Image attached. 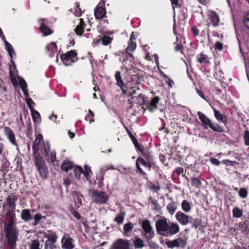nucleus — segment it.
<instances>
[{
	"mask_svg": "<svg viewBox=\"0 0 249 249\" xmlns=\"http://www.w3.org/2000/svg\"><path fill=\"white\" fill-rule=\"evenodd\" d=\"M175 217L176 220L181 225H186L189 223L190 219H192V216L187 215L181 211L178 212Z\"/></svg>",
	"mask_w": 249,
	"mask_h": 249,
	"instance_id": "nucleus-15",
	"label": "nucleus"
},
{
	"mask_svg": "<svg viewBox=\"0 0 249 249\" xmlns=\"http://www.w3.org/2000/svg\"><path fill=\"white\" fill-rule=\"evenodd\" d=\"M5 216L8 218V222L5 224L4 227H11L16 226V214L14 211L10 209L8 210L5 214Z\"/></svg>",
	"mask_w": 249,
	"mask_h": 249,
	"instance_id": "nucleus-18",
	"label": "nucleus"
},
{
	"mask_svg": "<svg viewBox=\"0 0 249 249\" xmlns=\"http://www.w3.org/2000/svg\"><path fill=\"white\" fill-rule=\"evenodd\" d=\"M91 198L92 201L96 204H106L107 202L108 196L105 192L93 190Z\"/></svg>",
	"mask_w": 249,
	"mask_h": 249,
	"instance_id": "nucleus-10",
	"label": "nucleus"
},
{
	"mask_svg": "<svg viewBox=\"0 0 249 249\" xmlns=\"http://www.w3.org/2000/svg\"><path fill=\"white\" fill-rule=\"evenodd\" d=\"M243 23L244 26L249 29V13L244 17Z\"/></svg>",
	"mask_w": 249,
	"mask_h": 249,
	"instance_id": "nucleus-56",
	"label": "nucleus"
},
{
	"mask_svg": "<svg viewBox=\"0 0 249 249\" xmlns=\"http://www.w3.org/2000/svg\"><path fill=\"white\" fill-rule=\"evenodd\" d=\"M18 198L14 194H12L11 195L8 196L6 198V205L9 206L11 208V210L14 211L16 209V202L17 201Z\"/></svg>",
	"mask_w": 249,
	"mask_h": 249,
	"instance_id": "nucleus-20",
	"label": "nucleus"
},
{
	"mask_svg": "<svg viewBox=\"0 0 249 249\" xmlns=\"http://www.w3.org/2000/svg\"><path fill=\"white\" fill-rule=\"evenodd\" d=\"M214 49L219 51H221L223 49V44L220 41H217L215 43Z\"/></svg>",
	"mask_w": 249,
	"mask_h": 249,
	"instance_id": "nucleus-59",
	"label": "nucleus"
},
{
	"mask_svg": "<svg viewBox=\"0 0 249 249\" xmlns=\"http://www.w3.org/2000/svg\"><path fill=\"white\" fill-rule=\"evenodd\" d=\"M202 220L201 218H194L192 217V219H190L189 223L192 224L191 227L197 229L198 228L200 229L203 228V226L202 225Z\"/></svg>",
	"mask_w": 249,
	"mask_h": 249,
	"instance_id": "nucleus-25",
	"label": "nucleus"
},
{
	"mask_svg": "<svg viewBox=\"0 0 249 249\" xmlns=\"http://www.w3.org/2000/svg\"><path fill=\"white\" fill-rule=\"evenodd\" d=\"M191 184L196 188H200L202 186L201 181L196 177H192L191 178Z\"/></svg>",
	"mask_w": 249,
	"mask_h": 249,
	"instance_id": "nucleus-38",
	"label": "nucleus"
},
{
	"mask_svg": "<svg viewBox=\"0 0 249 249\" xmlns=\"http://www.w3.org/2000/svg\"><path fill=\"white\" fill-rule=\"evenodd\" d=\"M113 38L108 36L104 35L101 39L102 43L104 46H107L112 41Z\"/></svg>",
	"mask_w": 249,
	"mask_h": 249,
	"instance_id": "nucleus-40",
	"label": "nucleus"
},
{
	"mask_svg": "<svg viewBox=\"0 0 249 249\" xmlns=\"http://www.w3.org/2000/svg\"><path fill=\"white\" fill-rule=\"evenodd\" d=\"M142 150V151H140V152L142 153L143 158L145 159L144 160L152 161L153 160V156L150 153L148 150H145L144 147Z\"/></svg>",
	"mask_w": 249,
	"mask_h": 249,
	"instance_id": "nucleus-37",
	"label": "nucleus"
},
{
	"mask_svg": "<svg viewBox=\"0 0 249 249\" xmlns=\"http://www.w3.org/2000/svg\"><path fill=\"white\" fill-rule=\"evenodd\" d=\"M133 245L137 249H141L144 247L143 242L140 238H136L133 241Z\"/></svg>",
	"mask_w": 249,
	"mask_h": 249,
	"instance_id": "nucleus-41",
	"label": "nucleus"
},
{
	"mask_svg": "<svg viewBox=\"0 0 249 249\" xmlns=\"http://www.w3.org/2000/svg\"><path fill=\"white\" fill-rule=\"evenodd\" d=\"M160 101V98L158 96H155L150 101L147 100L145 105L146 109L150 112H153L158 108V104Z\"/></svg>",
	"mask_w": 249,
	"mask_h": 249,
	"instance_id": "nucleus-17",
	"label": "nucleus"
},
{
	"mask_svg": "<svg viewBox=\"0 0 249 249\" xmlns=\"http://www.w3.org/2000/svg\"><path fill=\"white\" fill-rule=\"evenodd\" d=\"M239 196L242 198H245L248 195V190L246 188H241L238 192Z\"/></svg>",
	"mask_w": 249,
	"mask_h": 249,
	"instance_id": "nucleus-43",
	"label": "nucleus"
},
{
	"mask_svg": "<svg viewBox=\"0 0 249 249\" xmlns=\"http://www.w3.org/2000/svg\"><path fill=\"white\" fill-rule=\"evenodd\" d=\"M51 161L53 163H54L56 161V152L55 150H52L50 153Z\"/></svg>",
	"mask_w": 249,
	"mask_h": 249,
	"instance_id": "nucleus-61",
	"label": "nucleus"
},
{
	"mask_svg": "<svg viewBox=\"0 0 249 249\" xmlns=\"http://www.w3.org/2000/svg\"><path fill=\"white\" fill-rule=\"evenodd\" d=\"M140 165H142L145 168H147L149 170H151L152 167V161L144 160V158L141 157H138L136 161L137 173L140 175H142L143 178L147 179V174L143 171Z\"/></svg>",
	"mask_w": 249,
	"mask_h": 249,
	"instance_id": "nucleus-7",
	"label": "nucleus"
},
{
	"mask_svg": "<svg viewBox=\"0 0 249 249\" xmlns=\"http://www.w3.org/2000/svg\"><path fill=\"white\" fill-rule=\"evenodd\" d=\"M132 99L134 100V101H135L137 104L140 105H143L145 106L147 100V97H145L144 95L142 94H139L137 96L133 97Z\"/></svg>",
	"mask_w": 249,
	"mask_h": 249,
	"instance_id": "nucleus-27",
	"label": "nucleus"
},
{
	"mask_svg": "<svg viewBox=\"0 0 249 249\" xmlns=\"http://www.w3.org/2000/svg\"><path fill=\"white\" fill-rule=\"evenodd\" d=\"M115 78L116 80V84L123 90V92H124L125 90L124 89V88L125 86L124 83L122 79L120 71H117L116 72L115 74Z\"/></svg>",
	"mask_w": 249,
	"mask_h": 249,
	"instance_id": "nucleus-26",
	"label": "nucleus"
},
{
	"mask_svg": "<svg viewBox=\"0 0 249 249\" xmlns=\"http://www.w3.org/2000/svg\"><path fill=\"white\" fill-rule=\"evenodd\" d=\"M232 212L233 217L235 218H240L243 215V210L238 207L234 208L232 211Z\"/></svg>",
	"mask_w": 249,
	"mask_h": 249,
	"instance_id": "nucleus-36",
	"label": "nucleus"
},
{
	"mask_svg": "<svg viewBox=\"0 0 249 249\" xmlns=\"http://www.w3.org/2000/svg\"><path fill=\"white\" fill-rule=\"evenodd\" d=\"M74 22L76 23V26L74 29L75 33L80 37L85 36V29L86 26L85 21L83 18H78L74 20Z\"/></svg>",
	"mask_w": 249,
	"mask_h": 249,
	"instance_id": "nucleus-14",
	"label": "nucleus"
},
{
	"mask_svg": "<svg viewBox=\"0 0 249 249\" xmlns=\"http://www.w3.org/2000/svg\"><path fill=\"white\" fill-rule=\"evenodd\" d=\"M183 50V46L181 43H177L175 46V51L176 52H180L181 53Z\"/></svg>",
	"mask_w": 249,
	"mask_h": 249,
	"instance_id": "nucleus-62",
	"label": "nucleus"
},
{
	"mask_svg": "<svg viewBox=\"0 0 249 249\" xmlns=\"http://www.w3.org/2000/svg\"><path fill=\"white\" fill-rule=\"evenodd\" d=\"M94 116V113L91 110L89 109V114L85 117V119L87 121H89V123H91V122H93L94 121L93 119Z\"/></svg>",
	"mask_w": 249,
	"mask_h": 249,
	"instance_id": "nucleus-48",
	"label": "nucleus"
},
{
	"mask_svg": "<svg viewBox=\"0 0 249 249\" xmlns=\"http://www.w3.org/2000/svg\"><path fill=\"white\" fill-rule=\"evenodd\" d=\"M197 114L202 123V126L204 129L211 128L213 132L217 133L224 132L225 131L218 124H213L203 113L198 111Z\"/></svg>",
	"mask_w": 249,
	"mask_h": 249,
	"instance_id": "nucleus-3",
	"label": "nucleus"
},
{
	"mask_svg": "<svg viewBox=\"0 0 249 249\" xmlns=\"http://www.w3.org/2000/svg\"><path fill=\"white\" fill-rule=\"evenodd\" d=\"M82 13L83 12L81 10L79 5L75 7L74 14L75 15V16L79 17L82 15Z\"/></svg>",
	"mask_w": 249,
	"mask_h": 249,
	"instance_id": "nucleus-57",
	"label": "nucleus"
},
{
	"mask_svg": "<svg viewBox=\"0 0 249 249\" xmlns=\"http://www.w3.org/2000/svg\"><path fill=\"white\" fill-rule=\"evenodd\" d=\"M46 50L49 57H53L57 51V47L55 43L51 42L46 46Z\"/></svg>",
	"mask_w": 249,
	"mask_h": 249,
	"instance_id": "nucleus-21",
	"label": "nucleus"
},
{
	"mask_svg": "<svg viewBox=\"0 0 249 249\" xmlns=\"http://www.w3.org/2000/svg\"><path fill=\"white\" fill-rule=\"evenodd\" d=\"M142 228L143 230L142 235L146 239L147 242L150 241L155 236L154 231L153 230L148 220H144L142 222Z\"/></svg>",
	"mask_w": 249,
	"mask_h": 249,
	"instance_id": "nucleus-9",
	"label": "nucleus"
},
{
	"mask_svg": "<svg viewBox=\"0 0 249 249\" xmlns=\"http://www.w3.org/2000/svg\"><path fill=\"white\" fill-rule=\"evenodd\" d=\"M46 218L45 216H42V214L40 213H37L34 215V219L35 220V223L34 225H36L38 224L40 222V220L42 218L45 219Z\"/></svg>",
	"mask_w": 249,
	"mask_h": 249,
	"instance_id": "nucleus-46",
	"label": "nucleus"
},
{
	"mask_svg": "<svg viewBox=\"0 0 249 249\" xmlns=\"http://www.w3.org/2000/svg\"><path fill=\"white\" fill-rule=\"evenodd\" d=\"M196 59H197V61L200 64H208L210 63V62H209L210 59H209L208 56L207 54H206L203 53H199L198 55H197V56L196 57Z\"/></svg>",
	"mask_w": 249,
	"mask_h": 249,
	"instance_id": "nucleus-29",
	"label": "nucleus"
},
{
	"mask_svg": "<svg viewBox=\"0 0 249 249\" xmlns=\"http://www.w3.org/2000/svg\"><path fill=\"white\" fill-rule=\"evenodd\" d=\"M63 249H73L75 247L74 240L68 234L65 233L61 239Z\"/></svg>",
	"mask_w": 249,
	"mask_h": 249,
	"instance_id": "nucleus-13",
	"label": "nucleus"
},
{
	"mask_svg": "<svg viewBox=\"0 0 249 249\" xmlns=\"http://www.w3.org/2000/svg\"><path fill=\"white\" fill-rule=\"evenodd\" d=\"M43 149L45 157L49 156V153L50 151V144L49 142H47L43 143Z\"/></svg>",
	"mask_w": 249,
	"mask_h": 249,
	"instance_id": "nucleus-44",
	"label": "nucleus"
},
{
	"mask_svg": "<svg viewBox=\"0 0 249 249\" xmlns=\"http://www.w3.org/2000/svg\"><path fill=\"white\" fill-rule=\"evenodd\" d=\"M32 119L34 122L37 123L41 122V117L39 113L35 109L31 110Z\"/></svg>",
	"mask_w": 249,
	"mask_h": 249,
	"instance_id": "nucleus-34",
	"label": "nucleus"
},
{
	"mask_svg": "<svg viewBox=\"0 0 249 249\" xmlns=\"http://www.w3.org/2000/svg\"><path fill=\"white\" fill-rule=\"evenodd\" d=\"M9 249H15L18 238V230L15 227H4Z\"/></svg>",
	"mask_w": 249,
	"mask_h": 249,
	"instance_id": "nucleus-4",
	"label": "nucleus"
},
{
	"mask_svg": "<svg viewBox=\"0 0 249 249\" xmlns=\"http://www.w3.org/2000/svg\"><path fill=\"white\" fill-rule=\"evenodd\" d=\"M133 228V224L129 222V223H126L124 225L123 230H124V232L125 233H127L128 232H129L130 231H131Z\"/></svg>",
	"mask_w": 249,
	"mask_h": 249,
	"instance_id": "nucleus-49",
	"label": "nucleus"
},
{
	"mask_svg": "<svg viewBox=\"0 0 249 249\" xmlns=\"http://www.w3.org/2000/svg\"><path fill=\"white\" fill-rule=\"evenodd\" d=\"M35 166L39 173L40 176L43 179L48 178L49 171L43 157L40 155H36L35 158Z\"/></svg>",
	"mask_w": 249,
	"mask_h": 249,
	"instance_id": "nucleus-6",
	"label": "nucleus"
},
{
	"mask_svg": "<svg viewBox=\"0 0 249 249\" xmlns=\"http://www.w3.org/2000/svg\"><path fill=\"white\" fill-rule=\"evenodd\" d=\"M190 31L194 36H197L199 35V30L196 25L193 26L190 28Z\"/></svg>",
	"mask_w": 249,
	"mask_h": 249,
	"instance_id": "nucleus-51",
	"label": "nucleus"
},
{
	"mask_svg": "<svg viewBox=\"0 0 249 249\" xmlns=\"http://www.w3.org/2000/svg\"><path fill=\"white\" fill-rule=\"evenodd\" d=\"M44 237L47 238L44 244V249H56L55 244L58 239L56 233L52 230L43 232Z\"/></svg>",
	"mask_w": 249,
	"mask_h": 249,
	"instance_id": "nucleus-5",
	"label": "nucleus"
},
{
	"mask_svg": "<svg viewBox=\"0 0 249 249\" xmlns=\"http://www.w3.org/2000/svg\"><path fill=\"white\" fill-rule=\"evenodd\" d=\"M43 140V137L41 134L39 133L36 136L35 140L34 143V144L32 146L33 150L35 151L36 150H37L38 148V146L40 145L41 142Z\"/></svg>",
	"mask_w": 249,
	"mask_h": 249,
	"instance_id": "nucleus-30",
	"label": "nucleus"
},
{
	"mask_svg": "<svg viewBox=\"0 0 249 249\" xmlns=\"http://www.w3.org/2000/svg\"><path fill=\"white\" fill-rule=\"evenodd\" d=\"M142 77V74H140L139 73H135L134 74L131 75V78L132 80L134 81H139L141 79V78Z\"/></svg>",
	"mask_w": 249,
	"mask_h": 249,
	"instance_id": "nucleus-60",
	"label": "nucleus"
},
{
	"mask_svg": "<svg viewBox=\"0 0 249 249\" xmlns=\"http://www.w3.org/2000/svg\"><path fill=\"white\" fill-rule=\"evenodd\" d=\"M91 173L92 171L90 169V167L89 165L85 164L84 166L83 174L86 177L87 180L88 181H90V176L89 174Z\"/></svg>",
	"mask_w": 249,
	"mask_h": 249,
	"instance_id": "nucleus-39",
	"label": "nucleus"
},
{
	"mask_svg": "<svg viewBox=\"0 0 249 249\" xmlns=\"http://www.w3.org/2000/svg\"><path fill=\"white\" fill-rule=\"evenodd\" d=\"M181 209L184 212L189 213L191 210L190 203L186 200H183L181 203Z\"/></svg>",
	"mask_w": 249,
	"mask_h": 249,
	"instance_id": "nucleus-35",
	"label": "nucleus"
},
{
	"mask_svg": "<svg viewBox=\"0 0 249 249\" xmlns=\"http://www.w3.org/2000/svg\"><path fill=\"white\" fill-rule=\"evenodd\" d=\"M73 167L74 165L73 163L69 160H65L61 165L62 170L66 172L71 170Z\"/></svg>",
	"mask_w": 249,
	"mask_h": 249,
	"instance_id": "nucleus-31",
	"label": "nucleus"
},
{
	"mask_svg": "<svg viewBox=\"0 0 249 249\" xmlns=\"http://www.w3.org/2000/svg\"><path fill=\"white\" fill-rule=\"evenodd\" d=\"M39 31L43 36H47L52 34L53 31L49 26V21L46 18H41L38 20Z\"/></svg>",
	"mask_w": 249,
	"mask_h": 249,
	"instance_id": "nucleus-11",
	"label": "nucleus"
},
{
	"mask_svg": "<svg viewBox=\"0 0 249 249\" xmlns=\"http://www.w3.org/2000/svg\"><path fill=\"white\" fill-rule=\"evenodd\" d=\"M114 249H129L128 241L122 239L117 240L114 245Z\"/></svg>",
	"mask_w": 249,
	"mask_h": 249,
	"instance_id": "nucleus-22",
	"label": "nucleus"
},
{
	"mask_svg": "<svg viewBox=\"0 0 249 249\" xmlns=\"http://www.w3.org/2000/svg\"><path fill=\"white\" fill-rule=\"evenodd\" d=\"M75 177L77 179H80V176L82 173L83 174L84 170L80 166H76L74 170Z\"/></svg>",
	"mask_w": 249,
	"mask_h": 249,
	"instance_id": "nucleus-42",
	"label": "nucleus"
},
{
	"mask_svg": "<svg viewBox=\"0 0 249 249\" xmlns=\"http://www.w3.org/2000/svg\"><path fill=\"white\" fill-rule=\"evenodd\" d=\"M132 142L135 146V147L136 148L137 150L139 151H142V150L144 148V146L143 145L140 144L136 139L132 141Z\"/></svg>",
	"mask_w": 249,
	"mask_h": 249,
	"instance_id": "nucleus-53",
	"label": "nucleus"
},
{
	"mask_svg": "<svg viewBox=\"0 0 249 249\" xmlns=\"http://www.w3.org/2000/svg\"><path fill=\"white\" fill-rule=\"evenodd\" d=\"M106 13V9L102 7H97L94 11V15L96 19L103 18Z\"/></svg>",
	"mask_w": 249,
	"mask_h": 249,
	"instance_id": "nucleus-28",
	"label": "nucleus"
},
{
	"mask_svg": "<svg viewBox=\"0 0 249 249\" xmlns=\"http://www.w3.org/2000/svg\"><path fill=\"white\" fill-rule=\"evenodd\" d=\"M196 91L198 95L201 97L203 99L205 100L206 101H208V100L206 98L204 94H203V92L199 89L197 88H196Z\"/></svg>",
	"mask_w": 249,
	"mask_h": 249,
	"instance_id": "nucleus-64",
	"label": "nucleus"
},
{
	"mask_svg": "<svg viewBox=\"0 0 249 249\" xmlns=\"http://www.w3.org/2000/svg\"><path fill=\"white\" fill-rule=\"evenodd\" d=\"M208 19L213 27H217L220 22V18L218 14L213 10L209 11L207 13Z\"/></svg>",
	"mask_w": 249,
	"mask_h": 249,
	"instance_id": "nucleus-16",
	"label": "nucleus"
},
{
	"mask_svg": "<svg viewBox=\"0 0 249 249\" xmlns=\"http://www.w3.org/2000/svg\"><path fill=\"white\" fill-rule=\"evenodd\" d=\"M19 86L24 94L26 95V93L27 94V91L26 90L27 85L25 81L23 80L22 81H20Z\"/></svg>",
	"mask_w": 249,
	"mask_h": 249,
	"instance_id": "nucleus-52",
	"label": "nucleus"
},
{
	"mask_svg": "<svg viewBox=\"0 0 249 249\" xmlns=\"http://www.w3.org/2000/svg\"><path fill=\"white\" fill-rule=\"evenodd\" d=\"M20 217L25 222H28L33 219L30 209H23L21 211Z\"/></svg>",
	"mask_w": 249,
	"mask_h": 249,
	"instance_id": "nucleus-24",
	"label": "nucleus"
},
{
	"mask_svg": "<svg viewBox=\"0 0 249 249\" xmlns=\"http://www.w3.org/2000/svg\"><path fill=\"white\" fill-rule=\"evenodd\" d=\"M155 227L158 234L166 237H171L179 231L177 223L171 222L164 217L156 221Z\"/></svg>",
	"mask_w": 249,
	"mask_h": 249,
	"instance_id": "nucleus-1",
	"label": "nucleus"
},
{
	"mask_svg": "<svg viewBox=\"0 0 249 249\" xmlns=\"http://www.w3.org/2000/svg\"><path fill=\"white\" fill-rule=\"evenodd\" d=\"M127 44L128 46L123 53V59L120 58V60L123 63V66L121 67V70L123 71H124V73H126L130 75L131 73V71H134V70L136 69V68L132 65L134 57L131 53L136 50L137 44L136 41L129 40Z\"/></svg>",
	"mask_w": 249,
	"mask_h": 249,
	"instance_id": "nucleus-2",
	"label": "nucleus"
},
{
	"mask_svg": "<svg viewBox=\"0 0 249 249\" xmlns=\"http://www.w3.org/2000/svg\"><path fill=\"white\" fill-rule=\"evenodd\" d=\"M165 244L170 249L178 247L183 249L187 245V241L185 239L179 237L172 241L167 240L165 242Z\"/></svg>",
	"mask_w": 249,
	"mask_h": 249,
	"instance_id": "nucleus-12",
	"label": "nucleus"
},
{
	"mask_svg": "<svg viewBox=\"0 0 249 249\" xmlns=\"http://www.w3.org/2000/svg\"><path fill=\"white\" fill-rule=\"evenodd\" d=\"M125 214L124 212L120 211L115 217L114 221L119 225L122 224L124 220Z\"/></svg>",
	"mask_w": 249,
	"mask_h": 249,
	"instance_id": "nucleus-32",
	"label": "nucleus"
},
{
	"mask_svg": "<svg viewBox=\"0 0 249 249\" xmlns=\"http://www.w3.org/2000/svg\"><path fill=\"white\" fill-rule=\"evenodd\" d=\"M149 199L150 200L151 204L153 206V209L154 210L158 211L160 210L161 207L157 201L154 200L152 197H150Z\"/></svg>",
	"mask_w": 249,
	"mask_h": 249,
	"instance_id": "nucleus-45",
	"label": "nucleus"
},
{
	"mask_svg": "<svg viewBox=\"0 0 249 249\" xmlns=\"http://www.w3.org/2000/svg\"><path fill=\"white\" fill-rule=\"evenodd\" d=\"M5 45L9 55L10 56L11 58H12L13 54L14 53V50L12 46L6 41H5Z\"/></svg>",
	"mask_w": 249,
	"mask_h": 249,
	"instance_id": "nucleus-47",
	"label": "nucleus"
},
{
	"mask_svg": "<svg viewBox=\"0 0 249 249\" xmlns=\"http://www.w3.org/2000/svg\"><path fill=\"white\" fill-rule=\"evenodd\" d=\"M244 140L245 141V144L246 146H249V131L246 130L244 132Z\"/></svg>",
	"mask_w": 249,
	"mask_h": 249,
	"instance_id": "nucleus-55",
	"label": "nucleus"
},
{
	"mask_svg": "<svg viewBox=\"0 0 249 249\" xmlns=\"http://www.w3.org/2000/svg\"><path fill=\"white\" fill-rule=\"evenodd\" d=\"M210 161L212 164L216 166H219L220 164V162L218 160L214 158H211L210 159Z\"/></svg>",
	"mask_w": 249,
	"mask_h": 249,
	"instance_id": "nucleus-63",
	"label": "nucleus"
},
{
	"mask_svg": "<svg viewBox=\"0 0 249 249\" xmlns=\"http://www.w3.org/2000/svg\"><path fill=\"white\" fill-rule=\"evenodd\" d=\"M26 103L30 110L34 109L33 106H35V104L30 98L26 99Z\"/></svg>",
	"mask_w": 249,
	"mask_h": 249,
	"instance_id": "nucleus-58",
	"label": "nucleus"
},
{
	"mask_svg": "<svg viewBox=\"0 0 249 249\" xmlns=\"http://www.w3.org/2000/svg\"><path fill=\"white\" fill-rule=\"evenodd\" d=\"M4 134L7 136L10 142L14 145L18 147V144L15 139V135L14 131L9 126L4 127Z\"/></svg>",
	"mask_w": 249,
	"mask_h": 249,
	"instance_id": "nucleus-19",
	"label": "nucleus"
},
{
	"mask_svg": "<svg viewBox=\"0 0 249 249\" xmlns=\"http://www.w3.org/2000/svg\"><path fill=\"white\" fill-rule=\"evenodd\" d=\"M214 115L216 119L218 122H222L224 124H226L227 123V117L226 115L221 114L220 111L218 110H216L215 108H213Z\"/></svg>",
	"mask_w": 249,
	"mask_h": 249,
	"instance_id": "nucleus-23",
	"label": "nucleus"
},
{
	"mask_svg": "<svg viewBox=\"0 0 249 249\" xmlns=\"http://www.w3.org/2000/svg\"><path fill=\"white\" fill-rule=\"evenodd\" d=\"M222 162L224 163L225 165L227 166H233L235 164H238V163L235 161H231L229 160H224L222 161Z\"/></svg>",
	"mask_w": 249,
	"mask_h": 249,
	"instance_id": "nucleus-54",
	"label": "nucleus"
},
{
	"mask_svg": "<svg viewBox=\"0 0 249 249\" xmlns=\"http://www.w3.org/2000/svg\"><path fill=\"white\" fill-rule=\"evenodd\" d=\"M166 209L168 213L173 215L177 209V206L175 202H172L168 204Z\"/></svg>",
	"mask_w": 249,
	"mask_h": 249,
	"instance_id": "nucleus-33",
	"label": "nucleus"
},
{
	"mask_svg": "<svg viewBox=\"0 0 249 249\" xmlns=\"http://www.w3.org/2000/svg\"><path fill=\"white\" fill-rule=\"evenodd\" d=\"M71 213L77 219H80L81 218L80 214L75 210V209L71 207L69 210Z\"/></svg>",
	"mask_w": 249,
	"mask_h": 249,
	"instance_id": "nucleus-50",
	"label": "nucleus"
},
{
	"mask_svg": "<svg viewBox=\"0 0 249 249\" xmlns=\"http://www.w3.org/2000/svg\"><path fill=\"white\" fill-rule=\"evenodd\" d=\"M76 50H70L60 55V59L65 66H70L76 62L78 58Z\"/></svg>",
	"mask_w": 249,
	"mask_h": 249,
	"instance_id": "nucleus-8",
	"label": "nucleus"
}]
</instances>
